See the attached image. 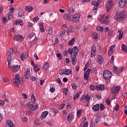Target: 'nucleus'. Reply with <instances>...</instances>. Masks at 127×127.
Returning a JSON list of instances; mask_svg holds the SVG:
<instances>
[{"label":"nucleus","instance_id":"nucleus-1","mask_svg":"<svg viewBox=\"0 0 127 127\" xmlns=\"http://www.w3.org/2000/svg\"><path fill=\"white\" fill-rule=\"evenodd\" d=\"M26 106L29 110L31 111H36L38 110L39 107L37 103H35L34 101H31L26 104Z\"/></svg>","mask_w":127,"mask_h":127},{"label":"nucleus","instance_id":"nucleus-2","mask_svg":"<svg viewBox=\"0 0 127 127\" xmlns=\"http://www.w3.org/2000/svg\"><path fill=\"white\" fill-rule=\"evenodd\" d=\"M13 81L16 87H18V86L21 85V84L23 83V80L22 79H20V77L19 74H17L15 75L14 78L13 80Z\"/></svg>","mask_w":127,"mask_h":127},{"label":"nucleus","instance_id":"nucleus-3","mask_svg":"<svg viewBox=\"0 0 127 127\" xmlns=\"http://www.w3.org/2000/svg\"><path fill=\"white\" fill-rule=\"evenodd\" d=\"M68 53H69L71 56H78V54H79V49L78 48V47L75 46L72 49L69 48L68 49Z\"/></svg>","mask_w":127,"mask_h":127},{"label":"nucleus","instance_id":"nucleus-4","mask_svg":"<svg viewBox=\"0 0 127 127\" xmlns=\"http://www.w3.org/2000/svg\"><path fill=\"white\" fill-rule=\"evenodd\" d=\"M115 16H117L116 19V20L117 22L122 21V20H124L125 18V15L121 13V11L120 10L117 11L115 14Z\"/></svg>","mask_w":127,"mask_h":127},{"label":"nucleus","instance_id":"nucleus-5","mask_svg":"<svg viewBox=\"0 0 127 127\" xmlns=\"http://www.w3.org/2000/svg\"><path fill=\"white\" fill-rule=\"evenodd\" d=\"M81 17V15L79 14H75L74 15H71L69 17V20L73 21V22H78L80 21V18Z\"/></svg>","mask_w":127,"mask_h":127},{"label":"nucleus","instance_id":"nucleus-6","mask_svg":"<svg viewBox=\"0 0 127 127\" xmlns=\"http://www.w3.org/2000/svg\"><path fill=\"white\" fill-rule=\"evenodd\" d=\"M103 77L107 80L111 79L112 78V72L109 70H104L103 72Z\"/></svg>","mask_w":127,"mask_h":127},{"label":"nucleus","instance_id":"nucleus-7","mask_svg":"<svg viewBox=\"0 0 127 127\" xmlns=\"http://www.w3.org/2000/svg\"><path fill=\"white\" fill-rule=\"evenodd\" d=\"M100 20L103 24H108L109 23V18L107 16H102L100 18Z\"/></svg>","mask_w":127,"mask_h":127},{"label":"nucleus","instance_id":"nucleus-8","mask_svg":"<svg viewBox=\"0 0 127 127\" xmlns=\"http://www.w3.org/2000/svg\"><path fill=\"white\" fill-rule=\"evenodd\" d=\"M81 102L82 103H86V102H89L91 99V97L89 96V94L82 95L80 98Z\"/></svg>","mask_w":127,"mask_h":127},{"label":"nucleus","instance_id":"nucleus-9","mask_svg":"<svg viewBox=\"0 0 127 127\" xmlns=\"http://www.w3.org/2000/svg\"><path fill=\"white\" fill-rule=\"evenodd\" d=\"M114 6V2L113 1H109L106 4V9L107 11H110Z\"/></svg>","mask_w":127,"mask_h":127},{"label":"nucleus","instance_id":"nucleus-10","mask_svg":"<svg viewBox=\"0 0 127 127\" xmlns=\"http://www.w3.org/2000/svg\"><path fill=\"white\" fill-rule=\"evenodd\" d=\"M121 88L119 86L113 87L111 88V93L116 96V94H118L120 92Z\"/></svg>","mask_w":127,"mask_h":127},{"label":"nucleus","instance_id":"nucleus-11","mask_svg":"<svg viewBox=\"0 0 127 127\" xmlns=\"http://www.w3.org/2000/svg\"><path fill=\"white\" fill-rule=\"evenodd\" d=\"M13 54V50L11 49H9L7 52V62L9 63L10 62V60H11V56Z\"/></svg>","mask_w":127,"mask_h":127},{"label":"nucleus","instance_id":"nucleus-12","mask_svg":"<svg viewBox=\"0 0 127 127\" xmlns=\"http://www.w3.org/2000/svg\"><path fill=\"white\" fill-rule=\"evenodd\" d=\"M127 0H120L119 1V6L121 8H123L126 6V4H127Z\"/></svg>","mask_w":127,"mask_h":127},{"label":"nucleus","instance_id":"nucleus-13","mask_svg":"<svg viewBox=\"0 0 127 127\" xmlns=\"http://www.w3.org/2000/svg\"><path fill=\"white\" fill-rule=\"evenodd\" d=\"M14 40L18 42H20L23 40V37L20 35H16L14 37Z\"/></svg>","mask_w":127,"mask_h":127},{"label":"nucleus","instance_id":"nucleus-14","mask_svg":"<svg viewBox=\"0 0 127 127\" xmlns=\"http://www.w3.org/2000/svg\"><path fill=\"white\" fill-rule=\"evenodd\" d=\"M6 125L9 127H15V126L13 124V122L10 120L6 121Z\"/></svg>","mask_w":127,"mask_h":127},{"label":"nucleus","instance_id":"nucleus-15","mask_svg":"<svg viewBox=\"0 0 127 127\" xmlns=\"http://www.w3.org/2000/svg\"><path fill=\"white\" fill-rule=\"evenodd\" d=\"M104 62V58H103V56L101 55H98L97 57V63L98 64H103V63Z\"/></svg>","mask_w":127,"mask_h":127},{"label":"nucleus","instance_id":"nucleus-16","mask_svg":"<svg viewBox=\"0 0 127 127\" xmlns=\"http://www.w3.org/2000/svg\"><path fill=\"white\" fill-rule=\"evenodd\" d=\"M96 54H97V49L96 48V47H93L91 50L90 56L91 57H95V56H96Z\"/></svg>","mask_w":127,"mask_h":127},{"label":"nucleus","instance_id":"nucleus-17","mask_svg":"<svg viewBox=\"0 0 127 127\" xmlns=\"http://www.w3.org/2000/svg\"><path fill=\"white\" fill-rule=\"evenodd\" d=\"M90 72H91V69L88 68L84 73V77L85 80L89 79V75H90Z\"/></svg>","mask_w":127,"mask_h":127},{"label":"nucleus","instance_id":"nucleus-18","mask_svg":"<svg viewBox=\"0 0 127 127\" xmlns=\"http://www.w3.org/2000/svg\"><path fill=\"white\" fill-rule=\"evenodd\" d=\"M77 56H71V63L72 65H75L76 63H77Z\"/></svg>","mask_w":127,"mask_h":127},{"label":"nucleus","instance_id":"nucleus-19","mask_svg":"<svg viewBox=\"0 0 127 127\" xmlns=\"http://www.w3.org/2000/svg\"><path fill=\"white\" fill-rule=\"evenodd\" d=\"M100 109V105L96 104L95 105L92 107L93 112H99V110Z\"/></svg>","mask_w":127,"mask_h":127},{"label":"nucleus","instance_id":"nucleus-20","mask_svg":"<svg viewBox=\"0 0 127 127\" xmlns=\"http://www.w3.org/2000/svg\"><path fill=\"white\" fill-rule=\"evenodd\" d=\"M105 89V86L103 84H100L99 86H95V90H98L99 91H103Z\"/></svg>","mask_w":127,"mask_h":127},{"label":"nucleus","instance_id":"nucleus-21","mask_svg":"<svg viewBox=\"0 0 127 127\" xmlns=\"http://www.w3.org/2000/svg\"><path fill=\"white\" fill-rule=\"evenodd\" d=\"M28 57V55H27V53H23V54L21 55L20 59L22 60V61H24L26 58Z\"/></svg>","mask_w":127,"mask_h":127},{"label":"nucleus","instance_id":"nucleus-22","mask_svg":"<svg viewBox=\"0 0 127 127\" xmlns=\"http://www.w3.org/2000/svg\"><path fill=\"white\" fill-rule=\"evenodd\" d=\"M25 9L26 11H28V12H31V11L33 10V6H26L25 7Z\"/></svg>","mask_w":127,"mask_h":127},{"label":"nucleus","instance_id":"nucleus-23","mask_svg":"<svg viewBox=\"0 0 127 127\" xmlns=\"http://www.w3.org/2000/svg\"><path fill=\"white\" fill-rule=\"evenodd\" d=\"M12 71L13 72H17V71H18L19 70V69H20V66L18 65H16L15 66H13L12 67Z\"/></svg>","mask_w":127,"mask_h":127},{"label":"nucleus","instance_id":"nucleus-24","mask_svg":"<svg viewBox=\"0 0 127 127\" xmlns=\"http://www.w3.org/2000/svg\"><path fill=\"white\" fill-rule=\"evenodd\" d=\"M102 1L98 0V1L94 0L92 1V5H94V6H99V4Z\"/></svg>","mask_w":127,"mask_h":127},{"label":"nucleus","instance_id":"nucleus-25","mask_svg":"<svg viewBox=\"0 0 127 127\" xmlns=\"http://www.w3.org/2000/svg\"><path fill=\"white\" fill-rule=\"evenodd\" d=\"M39 25H40V29L42 32H45V30L44 29V26H43V22H39Z\"/></svg>","mask_w":127,"mask_h":127},{"label":"nucleus","instance_id":"nucleus-26","mask_svg":"<svg viewBox=\"0 0 127 127\" xmlns=\"http://www.w3.org/2000/svg\"><path fill=\"white\" fill-rule=\"evenodd\" d=\"M74 119V116L72 114H69L67 116V120L68 122H72V120Z\"/></svg>","mask_w":127,"mask_h":127},{"label":"nucleus","instance_id":"nucleus-27","mask_svg":"<svg viewBox=\"0 0 127 127\" xmlns=\"http://www.w3.org/2000/svg\"><path fill=\"white\" fill-rule=\"evenodd\" d=\"M47 115H48V112L45 111L42 113L41 119V120H43V119H45L46 117H47Z\"/></svg>","mask_w":127,"mask_h":127},{"label":"nucleus","instance_id":"nucleus-28","mask_svg":"<svg viewBox=\"0 0 127 127\" xmlns=\"http://www.w3.org/2000/svg\"><path fill=\"white\" fill-rule=\"evenodd\" d=\"M71 73H72V70H71V69L66 70L64 69V75H70Z\"/></svg>","mask_w":127,"mask_h":127},{"label":"nucleus","instance_id":"nucleus-29","mask_svg":"<svg viewBox=\"0 0 127 127\" xmlns=\"http://www.w3.org/2000/svg\"><path fill=\"white\" fill-rule=\"evenodd\" d=\"M30 76V69H27L26 74L25 75V79H29Z\"/></svg>","mask_w":127,"mask_h":127},{"label":"nucleus","instance_id":"nucleus-30","mask_svg":"<svg viewBox=\"0 0 127 127\" xmlns=\"http://www.w3.org/2000/svg\"><path fill=\"white\" fill-rule=\"evenodd\" d=\"M49 68V63L46 62L43 66L44 70H47Z\"/></svg>","mask_w":127,"mask_h":127},{"label":"nucleus","instance_id":"nucleus-31","mask_svg":"<svg viewBox=\"0 0 127 127\" xmlns=\"http://www.w3.org/2000/svg\"><path fill=\"white\" fill-rule=\"evenodd\" d=\"M98 33L96 32H93L92 33V37L93 39L95 40V41H97V40H98Z\"/></svg>","mask_w":127,"mask_h":127},{"label":"nucleus","instance_id":"nucleus-32","mask_svg":"<svg viewBox=\"0 0 127 127\" xmlns=\"http://www.w3.org/2000/svg\"><path fill=\"white\" fill-rule=\"evenodd\" d=\"M67 10L69 14L74 13V9L72 7H68Z\"/></svg>","mask_w":127,"mask_h":127},{"label":"nucleus","instance_id":"nucleus-33","mask_svg":"<svg viewBox=\"0 0 127 127\" xmlns=\"http://www.w3.org/2000/svg\"><path fill=\"white\" fill-rule=\"evenodd\" d=\"M122 50L125 53H127V47L125 44L122 45Z\"/></svg>","mask_w":127,"mask_h":127},{"label":"nucleus","instance_id":"nucleus-34","mask_svg":"<svg viewBox=\"0 0 127 127\" xmlns=\"http://www.w3.org/2000/svg\"><path fill=\"white\" fill-rule=\"evenodd\" d=\"M52 33H53V29L52 27L49 28L48 30V35H52Z\"/></svg>","mask_w":127,"mask_h":127},{"label":"nucleus","instance_id":"nucleus-35","mask_svg":"<svg viewBox=\"0 0 127 127\" xmlns=\"http://www.w3.org/2000/svg\"><path fill=\"white\" fill-rule=\"evenodd\" d=\"M118 32L119 33V39L120 40H121V39H122V38H123V35H124V32L122 30L118 31Z\"/></svg>","mask_w":127,"mask_h":127},{"label":"nucleus","instance_id":"nucleus-36","mask_svg":"<svg viewBox=\"0 0 127 127\" xmlns=\"http://www.w3.org/2000/svg\"><path fill=\"white\" fill-rule=\"evenodd\" d=\"M72 31H73V29L72 28V27L68 28L67 32H66L67 36H69V33H72Z\"/></svg>","mask_w":127,"mask_h":127},{"label":"nucleus","instance_id":"nucleus-37","mask_svg":"<svg viewBox=\"0 0 127 127\" xmlns=\"http://www.w3.org/2000/svg\"><path fill=\"white\" fill-rule=\"evenodd\" d=\"M41 124V122L39 120H36L34 121V124L36 126H40Z\"/></svg>","mask_w":127,"mask_h":127},{"label":"nucleus","instance_id":"nucleus-38","mask_svg":"<svg viewBox=\"0 0 127 127\" xmlns=\"http://www.w3.org/2000/svg\"><path fill=\"white\" fill-rule=\"evenodd\" d=\"M74 42H75V38H72L70 41H69L68 45L72 46L74 44Z\"/></svg>","mask_w":127,"mask_h":127},{"label":"nucleus","instance_id":"nucleus-39","mask_svg":"<svg viewBox=\"0 0 127 127\" xmlns=\"http://www.w3.org/2000/svg\"><path fill=\"white\" fill-rule=\"evenodd\" d=\"M65 33H66V30H63L60 34V36H61V37H64L65 35Z\"/></svg>","mask_w":127,"mask_h":127},{"label":"nucleus","instance_id":"nucleus-40","mask_svg":"<svg viewBox=\"0 0 127 127\" xmlns=\"http://www.w3.org/2000/svg\"><path fill=\"white\" fill-rule=\"evenodd\" d=\"M25 115H27V116H30L31 114H32V112H31L30 110H28V109H27L25 112Z\"/></svg>","mask_w":127,"mask_h":127},{"label":"nucleus","instance_id":"nucleus-41","mask_svg":"<svg viewBox=\"0 0 127 127\" xmlns=\"http://www.w3.org/2000/svg\"><path fill=\"white\" fill-rule=\"evenodd\" d=\"M34 70L36 73H37L39 70H40V68H38V65H36L35 66H34Z\"/></svg>","mask_w":127,"mask_h":127},{"label":"nucleus","instance_id":"nucleus-42","mask_svg":"<svg viewBox=\"0 0 127 127\" xmlns=\"http://www.w3.org/2000/svg\"><path fill=\"white\" fill-rule=\"evenodd\" d=\"M96 30H98L99 31H104V28H103V27L98 26L96 28Z\"/></svg>","mask_w":127,"mask_h":127},{"label":"nucleus","instance_id":"nucleus-43","mask_svg":"<svg viewBox=\"0 0 127 127\" xmlns=\"http://www.w3.org/2000/svg\"><path fill=\"white\" fill-rule=\"evenodd\" d=\"M105 109V105L103 104H101L100 105V111H104Z\"/></svg>","mask_w":127,"mask_h":127},{"label":"nucleus","instance_id":"nucleus-44","mask_svg":"<svg viewBox=\"0 0 127 127\" xmlns=\"http://www.w3.org/2000/svg\"><path fill=\"white\" fill-rule=\"evenodd\" d=\"M64 19L67 20V19H70V17H69V15L68 14H65L64 15Z\"/></svg>","mask_w":127,"mask_h":127},{"label":"nucleus","instance_id":"nucleus-45","mask_svg":"<svg viewBox=\"0 0 127 127\" xmlns=\"http://www.w3.org/2000/svg\"><path fill=\"white\" fill-rule=\"evenodd\" d=\"M113 33H114V31L112 29L108 31V36H112V35H113Z\"/></svg>","mask_w":127,"mask_h":127},{"label":"nucleus","instance_id":"nucleus-46","mask_svg":"<svg viewBox=\"0 0 127 127\" xmlns=\"http://www.w3.org/2000/svg\"><path fill=\"white\" fill-rule=\"evenodd\" d=\"M2 81L3 82H4V83H6V84H7V83L9 82V80H8V79H7V78L6 77L3 78Z\"/></svg>","mask_w":127,"mask_h":127},{"label":"nucleus","instance_id":"nucleus-47","mask_svg":"<svg viewBox=\"0 0 127 127\" xmlns=\"http://www.w3.org/2000/svg\"><path fill=\"white\" fill-rule=\"evenodd\" d=\"M53 112L54 114V117H55V116H56V115H57V114H58V110H57V109H53Z\"/></svg>","mask_w":127,"mask_h":127},{"label":"nucleus","instance_id":"nucleus-48","mask_svg":"<svg viewBox=\"0 0 127 127\" xmlns=\"http://www.w3.org/2000/svg\"><path fill=\"white\" fill-rule=\"evenodd\" d=\"M82 112V110H79L77 112V116L78 118H80L81 117V113Z\"/></svg>","mask_w":127,"mask_h":127},{"label":"nucleus","instance_id":"nucleus-49","mask_svg":"<svg viewBox=\"0 0 127 127\" xmlns=\"http://www.w3.org/2000/svg\"><path fill=\"white\" fill-rule=\"evenodd\" d=\"M64 93L65 94V96L68 94V89L67 88H63Z\"/></svg>","mask_w":127,"mask_h":127},{"label":"nucleus","instance_id":"nucleus-50","mask_svg":"<svg viewBox=\"0 0 127 127\" xmlns=\"http://www.w3.org/2000/svg\"><path fill=\"white\" fill-rule=\"evenodd\" d=\"M79 97H80V94H79V93L75 94V95L73 97V100H77V99H78Z\"/></svg>","mask_w":127,"mask_h":127},{"label":"nucleus","instance_id":"nucleus-51","mask_svg":"<svg viewBox=\"0 0 127 127\" xmlns=\"http://www.w3.org/2000/svg\"><path fill=\"white\" fill-rule=\"evenodd\" d=\"M22 14H23V12L21 10H20L18 12V15L19 17H21V16H22Z\"/></svg>","mask_w":127,"mask_h":127},{"label":"nucleus","instance_id":"nucleus-52","mask_svg":"<svg viewBox=\"0 0 127 127\" xmlns=\"http://www.w3.org/2000/svg\"><path fill=\"white\" fill-rule=\"evenodd\" d=\"M118 70V67H116V66H114L113 68V72L114 73H116V74H119V72H117V70Z\"/></svg>","mask_w":127,"mask_h":127},{"label":"nucleus","instance_id":"nucleus-53","mask_svg":"<svg viewBox=\"0 0 127 127\" xmlns=\"http://www.w3.org/2000/svg\"><path fill=\"white\" fill-rule=\"evenodd\" d=\"M11 60H10V62L8 63V68H9V69H11V68H13V66H12L10 65V64H11Z\"/></svg>","mask_w":127,"mask_h":127},{"label":"nucleus","instance_id":"nucleus-54","mask_svg":"<svg viewBox=\"0 0 127 127\" xmlns=\"http://www.w3.org/2000/svg\"><path fill=\"white\" fill-rule=\"evenodd\" d=\"M57 57L60 59V60H62V56H61V54L60 53L57 54Z\"/></svg>","mask_w":127,"mask_h":127},{"label":"nucleus","instance_id":"nucleus-55","mask_svg":"<svg viewBox=\"0 0 127 127\" xmlns=\"http://www.w3.org/2000/svg\"><path fill=\"white\" fill-rule=\"evenodd\" d=\"M72 89H74V90L77 89V85H76V83H73L71 85Z\"/></svg>","mask_w":127,"mask_h":127},{"label":"nucleus","instance_id":"nucleus-56","mask_svg":"<svg viewBox=\"0 0 127 127\" xmlns=\"http://www.w3.org/2000/svg\"><path fill=\"white\" fill-rule=\"evenodd\" d=\"M39 20V18L38 17V16L35 17H34V18L33 19V21H34V22H35V21H38Z\"/></svg>","mask_w":127,"mask_h":127},{"label":"nucleus","instance_id":"nucleus-57","mask_svg":"<svg viewBox=\"0 0 127 127\" xmlns=\"http://www.w3.org/2000/svg\"><path fill=\"white\" fill-rule=\"evenodd\" d=\"M31 98L32 99V102H35V96L34 95H32Z\"/></svg>","mask_w":127,"mask_h":127},{"label":"nucleus","instance_id":"nucleus-58","mask_svg":"<svg viewBox=\"0 0 127 127\" xmlns=\"http://www.w3.org/2000/svg\"><path fill=\"white\" fill-rule=\"evenodd\" d=\"M4 105V101H2V100H0V107H3Z\"/></svg>","mask_w":127,"mask_h":127},{"label":"nucleus","instance_id":"nucleus-59","mask_svg":"<svg viewBox=\"0 0 127 127\" xmlns=\"http://www.w3.org/2000/svg\"><path fill=\"white\" fill-rule=\"evenodd\" d=\"M113 53H114V51H111L109 50L108 53V56H111V55H112V54H113Z\"/></svg>","mask_w":127,"mask_h":127},{"label":"nucleus","instance_id":"nucleus-60","mask_svg":"<svg viewBox=\"0 0 127 127\" xmlns=\"http://www.w3.org/2000/svg\"><path fill=\"white\" fill-rule=\"evenodd\" d=\"M60 75L64 74V69H61L59 71Z\"/></svg>","mask_w":127,"mask_h":127},{"label":"nucleus","instance_id":"nucleus-61","mask_svg":"<svg viewBox=\"0 0 127 127\" xmlns=\"http://www.w3.org/2000/svg\"><path fill=\"white\" fill-rule=\"evenodd\" d=\"M88 122H84L83 123V127H88Z\"/></svg>","mask_w":127,"mask_h":127},{"label":"nucleus","instance_id":"nucleus-62","mask_svg":"<svg viewBox=\"0 0 127 127\" xmlns=\"http://www.w3.org/2000/svg\"><path fill=\"white\" fill-rule=\"evenodd\" d=\"M97 8H98V6H94L93 9V11H94V12H97Z\"/></svg>","mask_w":127,"mask_h":127},{"label":"nucleus","instance_id":"nucleus-63","mask_svg":"<svg viewBox=\"0 0 127 127\" xmlns=\"http://www.w3.org/2000/svg\"><path fill=\"white\" fill-rule=\"evenodd\" d=\"M119 107H120L119 104H117L115 107V110L116 112H118V111H119Z\"/></svg>","mask_w":127,"mask_h":127},{"label":"nucleus","instance_id":"nucleus-64","mask_svg":"<svg viewBox=\"0 0 127 127\" xmlns=\"http://www.w3.org/2000/svg\"><path fill=\"white\" fill-rule=\"evenodd\" d=\"M95 127V125L94 123H93V122H91L90 123V127Z\"/></svg>","mask_w":127,"mask_h":127}]
</instances>
